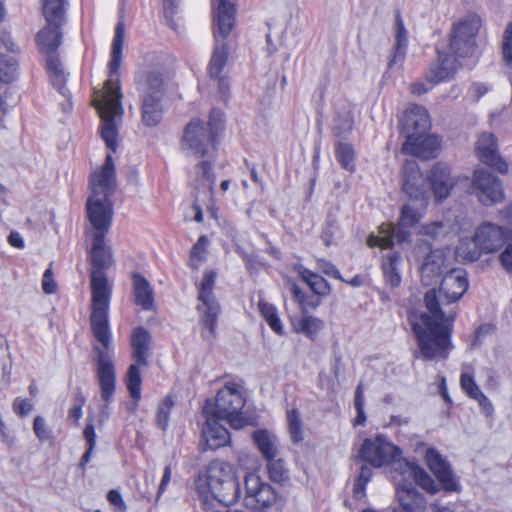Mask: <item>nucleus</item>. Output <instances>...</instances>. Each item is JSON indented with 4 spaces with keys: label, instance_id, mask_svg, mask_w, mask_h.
<instances>
[{
    "label": "nucleus",
    "instance_id": "1",
    "mask_svg": "<svg viewBox=\"0 0 512 512\" xmlns=\"http://www.w3.org/2000/svg\"><path fill=\"white\" fill-rule=\"evenodd\" d=\"M90 259L93 266L90 275L91 315L90 325L98 345L93 346L95 372L100 387L103 405L100 411L101 421L109 416V405L116 391V369L111 348L112 333L109 325V307L112 287L105 269L113 263L111 248L105 243L106 236H91Z\"/></svg>",
    "mask_w": 512,
    "mask_h": 512
},
{
    "label": "nucleus",
    "instance_id": "2",
    "mask_svg": "<svg viewBox=\"0 0 512 512\" xmlns=\"http://www.w3.org/2000/svg\"><path fill=\"white\" fill-rule=\"evenodd\" d=\"M469 287L467 273L462 268L447 272L440 285L439 296L435 289L425 293L427 312L408 313V321L425 360L447 359L452 350L451 333L455 315H446L440 304L459 301Z\"/></svg>",
    "mask_w": 512,
    "mask_h": 512
},
{
    "label": "nucleus",
    "instance_id": "3",
    "mask_svg": "<svg viewBox=\"0 0 512 512\" xmlns=\"http://www.w3.org/2000/svg\"><path fill=\"white\" fill-rule=\"evenodd\" d=\"M403 192L413 201L419 203L420 207L405 204L401 208L398 219V231L396 238L399 243L406 242L411 237L410 228L418 224L424 216L429 201V190L426 180L420 171L418 163L414 160H407L403 165ZM395 229L392 224L383 223L378 228V234H371L367 239L370 247L391 249L394 245Z\"/></svg>",
    "mask_w": 512,
    "mask_h": 512
},
{
    "label": "nucleus",
    "instance_id": "4",
    "mask_svg": "<svg viewBox=\"0 0 512 512\" xmlns=\"http://www.w3.org/2000/svg\"><path fill=\"white\" fill-rule=\"evenodd\" d=\"M125 37V25L119 21L115 27V33L111 44L110 60L108 63L110 78L104 83V91L94 89L92 104L96 108L100 118V135L111 152L117 150L118 130L117 118H121L123 107L122 94L118 79V72L122 61V51Z\"/></svg>",
    "mask_w": 512,
    "mask_h": 512
},
{
    "label": "nucleus",
    "instance_id": "5",
    "mask_svg": "<svg viewBox=\"0 0 512 512\" xmlns=\"http://www.w3.org/2000/svg\"><path fill=\"white\" fill-rule=\"evenodd\" d=\"M90 184L92 193L87 200L86 210L91 236H106L114 215L111 196L115 189V167L110 153L102 168L91 175Z\"/></svg>",
    "mask_w": 512,
    "mask_h": 512
},
{
    "label": "nucleus",
    "instance_id": "6",
    "mask_svg": "<svg viewBox=\"0 0 512 512\" xmlns=\"http://www.w3.org/2000/svg\"><path fill=\"white\" fill-rule=\"evenodd\" d=\"M195 486L206 510L211 500L228 506L237 503L241 497L238 469L223 461L210 463L198 474Z\"/></svg>",
    "mask_w": 512,
    "mask_h": 512
},
{
    "label": "nucleus",
    "instance_id": "7",
    "mask_svg": "<svg viewBox=\"0 0 512 512\" xmlns=\"http://www.w3.org/2000/svg\"><path fill=\"white\" fill-rule=\"evenodd\" d=\"M247 401L245 382L239 377H228L217 391L214 400L207 399L203 406L204 415L221 417L235 429L247 424L243 409Z\"/></svg>",
    "mask_w": 512,
    "mask_h": 512
},
{
    "label": "nucleus",
    "instance_id": "8",
    "mask_svg": "<svg viewBox=\"0 0 512 512\" xmlns=\"http://www.w3.org/2000/svg\"><path fill=\"white\" fill-rule=\"evenodd\" d=\"M359 457L375 468H385L391 473L412 478L429 494L439 491L435 480L415 461L404 457L402 450H360Z\"/></svg>",
    "mask_w": 512,
    "mask_h": 512
},
{
    "label": "nucleus",
    "instance_id": "9",
    "mask_svg": "<svg viewBox=\"0 0 512 512\" xmlns=\"http://www.w3.org/2000/svg\"><path fill=\"white\" fill-rule=\"evenodd\" d=\"M212 10L215 48L208 70L211 78H218L228 60V47L225 40L234 27L236 9L234 4L227 0H212Z\"/></svg>",
    "mask_w": 512,
    "mask_h": 512
},
{
    "label": "nucleus",
    "instance_id": "10",
    "mask_svg": "<svg viewBox=\"0 0 512 512\" xmlns=\"http://www.w3.org/2000/svg\"><path fill=\"white\" fill-rule=\"evenodd\" d=\"M240 465L244 470L246 504L258 511L281 512L285 500L269 483L263 481L255 471L259 467V463L256 460L243 463V460L240 459Z\"/></svg>",
    "mask_w": 512,
    "mask_h": 512
},
{
    "label": "nucleus",
    "instance_id": "11",
    "mask_svg": "<svg viewBox=\"0 0 512 512\" xmlns=\"http://www.w3.org/2000/svg\"><path fill=\"white\" fill-rule=\"evenodd\" d=\"M135 82L142 97V121L146 126L154 127L162 120L163 75L157 71L139 72Z\"/></svg>",
    "mask_w": 512,
    "mask_h": 512
},
{
    "label": "nucleus",
    "instance_id": "12",
    "mask_svg": "<svg viewBox=\"0 0 512 512\" xmlns=\"http://www.w3.org/2000/svg\"><path fill=\"white\" fill-rule=\"evenodd\" d=\"M506 231L493 223L484 222L475 232L473 242L462 239L457 246V255L463 260L473 262L480 258L481 253H492L498 250L505 241Z\"/></svg>",
    "mask_w": 512,
    "mask_h": 512
},
{
    "label": "nucleus",
    "instance_id": "13",
    "mask_svg": "<svg viewBox=\"0 0 512 512\" xmlns=\"http://www.w3.org/2000/svg\"><path fill=\"white\" fill-rule=\"evenodd\" d=\"M482 25L481 17L475 12H468L452 24L449 34V50L460 58L473 56L476 38Z\"/></svg>",
    "mask_w": 512,
    "mask_h": 512
},
{
    "label": "nucleus",
    "instance_id": "14",
    "mask_svg": "<svg viewBox=\"0 0 512 512\" xmlns=\"http://www.w3.org/2000/svg\"><path fill=\"white\" fill-rule=\"evenodd\" d=\"M216 278L217 273L214 270H206L201 282L197 286L199 321L208 329L212 338L216 335L217 320L221 310L214 294Z\"/></svg>",
    "mask_w": 512,
    "mask_h": 512
},
{
    "label": "nucleus",
    "instance_id": "15",
    "mask_svg": "<svg viewBox=\"0 0 512 512\" xmlns=\"http://www.w3.org/2000/svg\"><path fill=\"white\" fill-rule=\"evenodd\" d=\"M410 260L419 264L422 283L430 286L441 275L445 257L443 251L433 249L430 242L419 240L413 247Z\"/></svg>",
    "mask_w": 512,
    "mask_h": 512
},
{
    "label": "nucleus",
    "instance_id": "16",
    "mask_svg": "<svg viewBox=\"0 0 512 512\" xmlns=\"http://www.w3.org/2000/svg\"><path fill=\"white\" fill-rule=\"evenodd\" d=\"M216 142L200 119H192L184 129L183 148L195 155H208L215 149Z\"/></svg>",
    "mask_w": 512,
    "mask_h": 512
},
{
    "label": "nucleus",
    "instance_id": "17",
    "mask_svg": "<svg viewBox=\"0 0 512 512\" xmlns=\"http://www.w3.org/2000/svg\"><path fill=\"white\" fill-rule=\"evenodd\" d=\"M472 187L479 201L484 205H493L504 197L501 181L483 168L474 171Z\"/></svg>",
    "mask_w": 512,
    "mask_h": 512
},
{
    "label": "nucleus",
    "instance_id": "18",
    "mask_svg": "<svg viewBox=\"0 0 512 512\" xmlns=\"http://www.w3.org/2000/svg\"><path fill=\"white\" fill-rule=\"evenodd\" d=\"M196 179H195V201L193 208L195 210L194 220L198 223L203 221V212L199 202L201 197H205L212 204V198L215 186V175L212 171V166L208 161H201L195 167Z\"/></svg>",
    "mask_w": 512,
    "mask_h": 512
},
{
    "label": "nucleus",
    "instance_id": "19",
    "mask_svg": "<svg viewBox=\"0 0 512 512\" xmlns=\"http://www.w3.org/2000/svg\"><path fill=\"white\" fill-rule=\"evenodd\" d=\"M402 145L401 152L421 159H431L438 155L441 141L436 135L426 133L409 134Z\"/></svg>",
    "mask_w": 512,
    "mask_h": 512
},
{
    "label": "nucleus",
    "instance_id": "20",
    "mask_svg": "<svg viewBox=\"0 0 512 512\" xmlns=\"http://www.w3.org/2000/svg\"><path fill=\"white\" fill-rule=\"evenodd\" d=\"M425 460L431 472L438 479L443 490L459 492L460 485L456 480L449 463L438 453V450H426Z\"/></svg>",
    "mask_w": 512,
    "mask_h": 512
},
{
    "label": "nucleus",
    "instance_id": "21",
    "mask_svg": "<svg viewBox=\"0 0 512 512\" xmlns=\"http://www.w3.org/2000/svg\"><path fill=\"white\" fill-rule=\"evenodd\" d=\"M476 152L482 163L495 169L499 173L503 174L507 172L508 164L499 155L497 140L492 133H483L480 135L476 145Z\"/></svg>",
    "mask_w": 512,
    "mask_h": 512
},
{
    "label": "nucleus",
    "instance_id": "22",
    "mask_svg": "<svg viewBox=\"0 0 512 512\" xmlns=\"http://www.w3.org/2000/svg\"><path fill=\"white\" fill-rule=\"evenodd\" d=\"M430 129V118L425 107L411 104L407 107L400 122V133L407 137L409 134L426 133Z\"/></svg>",
    "mask_w": 512,
    "mask_h": 512
},
{
    "label": "nucleus",
    "instance_id": "23",
    "mask_svg": "<svg viewBox=\"0 0 512 512\" xmlns=\"http://www.w3.org/2000/svg\"><path fill=\"white\" fill-rule=\"evenodd\" d=\"M428 179L437 202L446 199L457 183V178L451 175L450 167L442 162L434 164L430 170Z\"/></svg>",
    "mask_w": 512,
    "mask_h": 512
},
{
    "label": "nucleus",
    "instance_id": "24",
    "mask_svg": "<svg viewBox=\"0 0 512 512\" xmlns=\"http://www.w3.org/2000/svg\"><path fill=\"white\" fill-rule=\"evenodd\" d=\"M398 505L393 512H422L425 510L426 498L411 484L404 481L396 487Z\"/></svg>",
    "mask_w": 512,
    "mask_h": 512
},
{
    "label": "nucleus",
    "instance_id": "25",
    "mask_svg": "<svg viewBox=\"0 0 512 512\" xmlns=\"http://www.w3.org/2000/svg\"><path fill=\"white\" fill-rule=\"evenodd\" d=\"M205 425L202 428L204 448H225L231 443V436L226 427L220 424L221 417L204 415Z\"/></svg>",
    "mask_w": 512,
    "mask_h": 512
},
{
    "label": "nucleus",
    "instance_id": "26",
    "mask_svg": "<svg viewBox=\"0 0 512 512\" xmlns=\"http://www.w3.org/2000/svg\"><path fill=\"white\" fill-rule=\"evenodd\" d=\"M394 44L392 54L390 56L388 67L390 69L395 66L401 67L406 58L408 48V31L404 25L403 18L399 11L395 13V22L393 26Z\"/></svg>",
    "mask_w": 512,
    "mask_h": 512
},
{
    "label": "nucleus",
    "instance_id": "27",
    "mask_svg": "<svg viewBox=\"0 0 512 512\" xmlns=\"http://www.w3.org/2000/svg\"><path fill=\"white\" fill-rule=\"evenodd\" d=\"M437 54V63L430 68L427 74V81L435 84L452 78L460 65L461 59L453 53L450 55L440 50H437Z\"/></svg>",
    "mask_w": 512,
    "mask_h": 512
},
{
    "label": "nucleus",
    "instance_id": "28",
    "mask_svg": "<svg viewBox=\"0 0 512 512\" xmlns=\"http://www.w3.org/2000/svg\"><path fill=\"white\" fill-rule=\"evenodd\" d=\"M62 43V26L46 25L37 33L36 44L38 49L48 56L56 55Z\"/></svg>",
    "mask_w": 512,
    "mask_h": 512
},
{
    "label": "nucleus",
    "instance_id": "29",
    "mask_svg": "<svg viewBox=\"0 0 512 512\" xmlns=\"http://www.w3.org/2000/svg\"><path fill=\"white\" fill-rule=\"evenodd\" d=\"M134 302L143 310H152L154 307V292L149 281L140 273L132 274Z\"/></svg>",
    "mask_w": 512,
    "mask_h": 512
},
{
    "label": "nucleus",
    "instance_id": "30",
    "mask_svg": "<svg viewBox=\"0 0 512 512\" xmlns=\"http://www.w3.org/2000/svg\"><path fill=\"white\" fill-rule=\"evenodd\" d=\"M151 335L143 327H137L131 335L132 359L140 364H148Z\"/></svg>",
    "mask_w": 512,
    "mask_h": 512
},
{
    "label": "nucleus",
    "instance_id": "31",
    "mask_svg": "<svg viewBox=\"0 0 512 512\" xmlns=\"http://www.w3.org/2000/svg\"><path fill=\"white\" fill-rule=\"evenodd\" d=\"M68 0H43L42 14L49 25L63 26L67 19Z\"/></svg>",
    "mask_w": 512,
    "mask_h": 512
},
{
    "label": "nucleus",
    "instance_id": "32",
    "mask_svg": "<svg viewBox=\"0 0 512 512\" xmlns=\"http://www.w3.org/2000/svg\"><path fill=\"white\" fill-rule=\"evenodd\" d=\"M47 71L52 85L65 98H70V92L66 87L67 75L57 55H50L46 60Z\"/></svg>",
    "mask_w": 512,
    "mask_h": 512
},
{
    "label": "nucleus",
    "instance_id": "33",
    "mask_svg": "<svg viewBox=\"0 0 512 512\" xmlns=\"http://www.w3.org/2000/svg\"><path fill=\"white\" fill-rule=\"evenodd\" d=\"M401 261L402 258L399 252H390L383 258L382 271L384 280L391 288H397L401 284Z\"/></svg>",
    "mask_w": 512,
    "mask_h": 512
},
{
    "label": "nucleus",
    "instance_id": "34",
    "mask_svg": "<svg viewBox=\"0 0 512 512\" xmlns=\"http://www.w3.org/2000/svg\"><path fill=\"white\" fill-rule=\"evenodd\" d=\"M293 270L315 294L325 296L330 293L329 283L319 274L305 268L300 263L294 264Z\"/></svg>",
    "mask_w": 512,
    "mask_h": 512
},
{
    "label": "nucleus",
    "instance_id": "35",
    "mask_svg": "<svg viewBox=\"0 0 512 512\" xmlns=\"http://www.w3.org/2000/svg\"><path fill=\"white\" fill-rule=\"evenodd\" d=\"M354 119L350 106L343 102L336 108V115L333 121V133L338 138H346L351 132Z\"/></svg>",
    "mask_w": 512,
    "mask_h": 512
},
{
    "label": "nucleus",
    "instance_id": "36",
    "mask_svg": "<svg viewBox=\"0 0 512 512\" xmlns=\"http://www.w3.org/2000/svg\"><path fill=\"white\" fill-rule=\"evenodd\" d=\"M147 364H140L138 362L132 363L126 372L125 375V384L127 390L129 392L130 397L134 401H139L141 398V385H142V377L140 372V367L146 366Z\"/></svg>",
    "mask_w": 512,
    "mask_h": 512
},
{
    "label": "nucleus",
    "instance_id": "37",
    "mask_svg": "<svg viewBox=\"0 0 512 512\" xmlns=\"http://www.w3.org/2000/svg\"><path fill=\"white\" fill-rule=\"evenodd\" d=\"M267 460L270 478L275 482H283L288 478V470L281 459H277V450H261Z\"/></svg>",
    "mask_w": 512,
    "mask_h": 512
},
{
    "label": "nucleus",
    "instance_id": "38",
    "mask_svg": "<svg viewBox=\"0 0 512 512\" xmlns=\"http://www.w3.org/2000/svg\"><path fill=\"white\" fill-rule=\"evenodd\" d=\"M258 307L262 317L265 319L271 330L278 335H282L284 333V328L277 308L264 300L259 301Z\"/></svg>",
    "mask_w": 512,
    "mask_h": 512
},
{
    "label": "nucleus",
    "instance_id": "39",
    "mask_svg": "<svg viewBox=\"0 0 512 512\" xmlns=\"http://www.w3.org/2000/svg\"><path fill=\"white\" fill-rule=\"evenodd\" d=\"M323 328L324 322L313 316H304L296 324V330L311 340H314Z\"/></svg>",
    "mask_w": 512,
    "mask_h": 512
},
{
    "label": "nucleus",
    "instance_id": "40",
    "mask_svg": "<svg viewBox=\"0 0 512 512\" xmlns=\"http://www.w3.org/2000/svg\"><path fill=\"white\" fill-rule=\"evenodd\" d=\"M460 386L461 389L471 398H476L479 394L482 393L478 384L475 381L473 375V369L469 365H464L462 367V372L460 375Z\"/></svg>",
    "mask_w": 512,
    "mask_h": 512
},
{
    "label": "nucleus",
    "instance_id": "41",
    "mask_svg": "<svg viewBox=\"0 0 512 512\" xmlns=\"http://www.w3.org/2000/svg\"><path fill=\"white\" fill-rule=\"evenodd\" d=\"M17 71V60L13 56L0 54V81L11 83L15 80Z\"/></svg>",
    "mask_w": 512,
    "mask_h": 512
},
{
    "label": "nucleus",
    "instance_id": "42",
    "mask_svg": "<svg viewBox=\"0 0 512 512\" xmlns=\"http://www.w3.org/2000/svg\"><path fill=\"white\" fill-rule=\"evenodd\" d=\"M208 238L202 235L198 238L197 242L193 245L190 253L189 265L193 269H198L199 266L205 261L207 253Z\"/></svg>",
    "mask_w": 512,
    "mask_h": 512
},
{
    "label": "nucleus",
    "instance_id": "43",
    "mask_svg": "<svg viewBox=\"0 0 512 512\" xmlns=\"http://www.w3.org/2000/svg\"><path fill=\"white\" fill-rule=\"evenodd\" d=\"M336 157L341 166L350 172H353L355 169L354 164V150L350 144L347 143H338L336 146Z\"/></svg>",
    "mask_w": 512,
    "mask_h": 512
},
{
    "label": "nucleus",
    "instance_id": "44",
    "mask_svg": "<svg viewBox=\"0 0 512 512\" xmlns=\"http://www.w3.org/2000/svg\"><path fill=\"white\" fill-rule=\"evenodd\" d=\"M33 432L41 443H50L54 438L52 428L41 415H37L34 418Z\"/></svg>",
    "mask_w": 512,
    "mask_h": 512
},
{
    "label": "nucleus",
    "instance_id": "45",
    "mask_svg": "<svg viewBox=\"0 0 512 512\" xmlns=\"http://www.w3.org/2000/svg\"><path fill=\"white\" fill-rule=\"evenodd\" d=\"M287 423L292 442L298 444L303 439V435L300 415L296 409L287 411Z\"/></svg>",
    "mask_w": 512,
    "mask_h": 512
},
{
    "label": "nucleus",
    "instance_id": "46",
    "mask_svg": "<svg viewBox=\"0 0 512 512\" xmlns=\"http://www.w3.org/2000/svg\"><path fill=\"white\" fill-rule=\"evenodd\" d=\"M174 406V402L171 396H166L158 406L156 422L157 426L165 431L169 424V416Z\"/></svg>",
    "mask_w": 512,
    "mask_h": 512
},
{
    "label": "nucleus",
    "instance_id": "47",
    "mask_svg": "<svg viewBox=\"0 0 512 512\" xmlns=\"http://www.w3.org/2000/svg\"><path fill=\"white\" fill-rule=\"evenodd\" d=\"M224 113L220 109H212L209 114L207 131L217 140L219 134L224 129Z\"/></svg>",
    "mask_w": 512,
    "mask_h": 512
},
{
    "label": "nucleus",
    "instance_id": "48",
    "mask_svg": "<svg viewBox=\"0 0 512 512\" xmlns=\"http://www.w3.org/2000/svg\"><path fill=\"white\" fill-rule=\"evenodd\" d=\"M252 439L257 448H274L277 445L276 435L268 429L255 430Z\"/></svg>",
    "mask_w": 512,
    "mask_h": 512
},
{
    "label": "nucleus",
    "instance_id": "49",
    "mask_svg": "<svg viewBox=\"0 0 512 512\" xmlns=\"http://www.w3.org/2000/svg\"><path fill=\"white\" fill-rule=\"evenodd\" d=\"M354 407L356 410V417L353 420L354 426L364 425L367 421V416L364 409V395H363V384L359 383L354 397Z\"/></svg>",
    "mask_w": 512,
    "mask_h": 512
},
{
    "label": "nucleus",
    "instance_id": "50",
    "mask_svg": "<svg viewBox=\"0 0 512 512\" xmlns=\"http://www.w3.org/2000/svg\"><path fill=\"white\" fill-rule=\"evenodd\" d=\"M502 56L508 69L512 71V22H509L503 33Z\"/></svg>",
    "mask_w": 512,
    "mask_h": 512
},
{
    "label": "nucleus",
    "instance_id": "51",
    "mask_svg": "<svg viewBox=\"0 0 512 512\" xmlns=\"http://www.w3.org/2000/svg\"><path fill=\"white\" fill-rule=\"evenodd\" d=\"M371 470L369 467L363 465L361 467V471L359 476L356 479L355 485H354V496L356 498H362L365 495V488L367 483L371 479Z\"/></svg>",
    "mask_w": 512,
    "mask_h": 512
},
{
    "label": "nucleus",
    "instance_id": "52",
    "mask_svg": "<svg viewBox=\"0 0 512 512\" xmlns=\"http://www.w3.org/2000/svg\"><path fill=\"white\" fill-rule=\"evenodd\" d=\"M34 409L31 399L16 397L12 403V410L19 418L27 417Z\"/></svg>",
    "mask_w": 512,
    "mask_h": 512
},
{
    "label": "nucleus",
    "instance_id": "53",
    "mask_svg": "<svg viewBox=\"0 0 512 512\" xmlns=\"http://www.w3.org/2000/svg\"><path fill=\"white\" fill-rule=\"evenodd\" d=\"M360 448H399L392 444L386 435L379 433L375 437L366 438Z\"/></svg>",
    "mask_w": 512,
    "mask_h": 512
},
{
    "label": "nucleus",
    "instance_id": "54",
    "mask_svg": "<svg viewBox=\"0 0 512 512\" xmlns=\"http://www.w3.org/2000/svg\"><path fill=\"white\" fill-rule=\"evenodd\" d=\"M316 267L318 270H320L321 272H323L324 274H326L330 277H333L335 279H342L339 270L329 260H326L323 258L317 259Z\"/></svg>",
    "mask_w": 512,
    "mask_h": 512
},
{
    "label": "nucleus",
    "instance_id": "55",
    "mask_svg": "<svg viewBox=\"0 0 512 512\" xmlns=\"http://www.w3.org/2000/svg\"><path fill=\"white\" fill-rule=\"evenodd\" d=\"M42 289L46 294H53L57 290V284L53 279V273L50 267L47 268L43 274Z\"/></svg>",
    "mask_w": 512,
    "mask_h": 512
},
{
    "label": "nucleus",
    "instance_id": "56",
    "mask_svg": "<svg viewBox=\"0 0 512 512\" xmlns=\"http://www.w3.org/2000/svg\"><path fill=\"white\" fill-rule=\"evenodd\" d=\"M473 400L478 402V405L481 409V412L487 416L491 417L494 413V406L490 399L486 397L483 392L479 394L476 398H473Z\"/></svg>",
    "mask_w": 512,
    "mask_h": 512
},
{
    "label": "nucleus",
    "instance_id": "57",
    "mask_svg": "<svg viewBox=\"0 0 512 512\" xmlns=\"http://www.w3.org/2000/svg\"><path fill=\"white\" fill-rule=\"evenodd\" d=\"M443 229V223L441 221H435L429 224H425L421 227V233L423 235L435 238L437 237Z\"/></svg>",
    "mask_w": 512,
    "mask_h": 512
},
{
    "label": "nucleus",
    "instance_id": "58",
    "mask_svg": "<svg viewBox=\"0 0 512 512\" xmlns=\"http://www.w3.org/2000/svg\"><path fill=\"white\" fill-rule=\"evenodd\" d=\"M218 81V94L223 102H227L230 98V82L227 77L219 76L215 78Z\"/></svg>",
    "mask_w": 512,
    "mask_h": 512
},
{
    "label": "nucleus",
    "instance_id": "59",
    "mask_svg": "<svg viewBox=\"0 0 512 512\" xmlns=\"http://www.w3.org/2000/svg\"><path fill=\"white\" fill-rule=\"evenodd\" d=\"M500 261L504 269L512 272V243H508L504 251L500 255Z\"/></svg>",
    "mask_w": 512,
    "mask_h": 512
},
{
    "label": "nucleus",
    "instance_id": "60",
    "mask_svg": "<svg viewBox=\"0 0 512 512\" xmlns=\"http://www.w3.org/2000/svg\"><path fill=\"white\" fill-rule=\"evenodd\" d=\"M108 501L110 502V504L114 505L115 507H117L120 511H125L126 510V505L121 497V494L116 491V490H111L109 493H108Z\"/></svg>",
    "mask_w": 512,
    "mask_h": 512
},
{
    "label": "nucleus",
    "instance_id": "61",
    "mask_svg": "<svg viewBox=\"0 0 512 512\" xmlns=\"http://www.w3.org/2000/svg\"><path fill=\"white\" fill-rule=\"evenodd\" d=\"M84 438L87 442L88 448H94L96 444V434H95V428L92 423H87L84 431H83Z\"/></svg>",
    "mask_w": 512,
    "mask_h": 512
},
{
    "label": "nucleus",
    "instance_id": "62",
    "mask_svg": "<svg viewBox=\"0 0 512 512\" xmlns=\"http://www.w3.org/2000/svg\"><path fill=\"white\" fill-rule=\"evenodd\" d=\"M433 82L424 83V82H415L411 85V93L414 95H422L429 92L432 88Z\"/></svg>",
    "mask_w": 512,
    "mask_h": 512
},
{
    "label": "nucleus",
    "instance_id": "63",
    "mask_svg": "<svg viewBox=\"0 0 512 512\" xmlns=\"http://www.w3.org/2000/svg\"><path fill=\"white\" fill-rule=\"evenodd\" d=\"M1 49H5L6 51H9V52H16L17 51L16 45L13 42L10 34L4 33L0 37V50Z\"/></svg>",
    "mask_w": 512,
    "mask_h": 512
},
{
    "label": "nucleus",
    "instance_id": "64",
    "mask_svg": "<svg viewBox=\"0 0 512 512\" xmlns=\"http://www.w3.org/2000/svg\"><path fill=\"white\" fill-rule=\"evenodd\" d=\"M8 243L17 249H23L25 246L23 237L17 231H11L8 236Z\"/></svg>",
    "mask_w": 512,
    "mask_h": 512
}]
</instances>
